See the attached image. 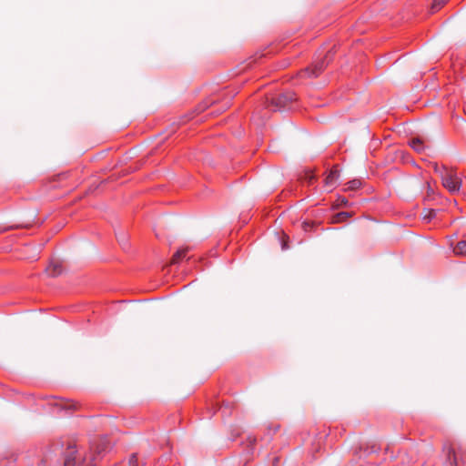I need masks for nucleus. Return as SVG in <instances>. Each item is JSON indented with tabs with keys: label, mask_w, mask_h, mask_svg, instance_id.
Returning <instances> with one entry per match:
<instances>
[{
	"label": "nucleus",
	"mask_w": 466,
	"mask_h": 466,
	"mask_svg": "<svg viewBox=\"0 0 466 466\" xmlns=\"http://www.w3.org/2000/svg\"><path fill=\"white\" fill-rule=\"evenodd\" d=\"M441 177L443 187L451 193H455L460 190L461 180L453 169L442 167Z\"/></svg>",
	"instance_id": "nucleus-1"
},
{
	"label": "nucleus",
	"mask_w": 466,
	"mask_h": 466,
	"mask_svg": "<svg viewBox=\"0 0 466 466\" xmlns=\"http://www.w3.org/2000/svg\"><path fill=\"white\" fill-rule=\"evenodd\" d=\"M90 461L96 462L109 450V442L106 439H95L90 442Z\"/></svg>",
	"instance_id": "nucleus-2"
},
{
	"label": "nucleus",
	"mask_w": 466,
	"mask_h": 466,
	"mask_svg": "<svg viewBox=\"0 0 466 466\" xmlns=\"http://www.w3.org/2000/svg\"><path fill=\"white\" fill-rule=\"evenodd\" d=\"M447 457L451 466H461V464L466 463V452L461 449L456 450L452 445L448 447Z\"/></svg>",
	"instance_id": "nucleus-3"
},
{
	"label": "nucleus",
	"mask_w": 466,
	"mask_h": 466,
	"mask_svg": "<svg viewBox=\"0 0 466 466\" xmlns=\"http://www.w3.org/2000/svg\"><path fill=\"white\" fill-rule=\"evenodd\" d=\"M294 100L295 95L292 92H287L279 94L276 97H272L270 99V105L274 106L275 109H282Z\"/></svg>",
	"instance_id": "nucleus-4"
},
{
	"label": "nucleus",
	"mask_w": 466,
	"mask_h": 466,
	"mask_svg": "<svg viewBox=\"0 0 466 466\" xmlns=\"http://www.w3.org/2000/svg\"><path fill=\"white\" fill-rule=\"evenodd\" d=\"M77 452L76 445L75 441H70L67 444V448L65 451V461L64 466H75L76 465V454Z\"/></svg>",
	"instance_id": "nucleus-5"
},
{
	"label": "nucleus",
	"mask_w": 466,
	"mask_h": 466,
	"mask_svg": "<svg viewBox=\"0 0 466 466\" xmlns=\"http://www.w3.org/2000/svg\"><path fill=\"white\" fill-rule=\"evenodd\" d=\"M328 62L326 63L325 60H321L320 62L316 63L312 68H306L305 74H307L309 76H318L325 68Z\"/></svg>",
	"instance_id": "nucleus-6"
},
{
	"label": "nucleus",
	"mask_w": 466,
	"mask_h": 466,
	"mask_svg": "<svg viewBox=\"0 0 466 466\" xmlns=\"http://www.w3.org/2000/svg\"><path fill=\"white\" fill-rule=\"evenodd\" d=\"M46 273L52 278L57 277L62 273V266L59 262H51L46 268Z\"/></svg>",
	"instance_id": "nucleus-7"
},
{
	"label": "nucleus",
	"mask_w": 466,
	"mask_h": 466,
	"mask_svg": "<svg viewBox=\"0 0 466 466\" xmlns=\"http://www.w3.org/2000/svg\"><path fill=\"white\" fill-rule=\"evenodd\" d=\"M338 178V171L335 168L331 169L325 179V186L330 189L333 188L336 185Z\"/></svg>",
	"instance_id": "nucleus-8"
},
{
	"label": "nucleus",
	"mask_w": 466,
	"mask_h": 466,
	"mask_svg": "<svg viewBox=\"0 0 466 466\" xmlns=\"http://www.w3.org/2000/svg\"><path fill=\"white\" fill-rule=\"evenodd\" d=\"M409 144L414 150H416L419 153L424 151V149L426 148V147L424 146V141L420 137L411 138Z\"/></svg>",
	"instance_id": "nucleus-9"
},
{
	"label": "nucleus",
	"mask_w": 466,
	"mask_h": 466,
	"mask_svg": "<svg viewBox=\"0 0 466 466\" xmlns=\"http://www.w3.org/2000/svg\"><path fill=\"white\" fill-rule=\"evenodd\" d=\"M453 252L457 256L466 257V240L459 241L453 248Z\"/></svg>",
	"instance_id": "nucleus-10"
},
{
	"label": "nucleus",
	"mask_w": 466,
	"mask_h": 466,
	"mask_svg": "<svg viewBox=\"0 0 466 466\" xmlns=\"http://www.w3.org/2000/svg\"><path fill=\"white\" fill-rule=\"evenodd\" d=\"M187 252V248H181L178 249L172 257L170 263L171 264H177L182 258L186 256Z\"/></svg>",
	"instance_id": "nucleus-11"
},
{
	"label": "nucleus",
	"mask_w": 466,
	"mask_h": 466,
	"mask_svg": "<svg viewBox=\"0 0 466 466\" xmlns=\"http://www.w3.org/2000/svg\"><path fill=\"white\" fill-rule=\"evenodd\" d=\"M350 217V214L348 213V212H339L338 214H336L333 218H332V223H339V222H342L344 220H346L348 218Z\"/></svg>",
	"instance_id": "nucleus-12"
},
{
	"label": "nucleus",
	"mask_w": 466,
	"mask_h": 466,
	"mask_svg": "<svg viewBox=\"0 0 466 466\" xmlns=\"http://www.w3.org/2000/svg\"><path fill=\"white\" fill-rule=\"evenodd\" d=\"M448 0H433L431 9L432 12L438 11L441 6H443Z\"/></svg>",
	"instance_id": "nucleus-13"
},
{
	"label": "nucleus",
	"mask_w": 466,
	"mask_h": 466,
	"mask_svg": "<svg viewBox=\"0 0 466 466\" xmlns=\"http://www.w3.org/2000/svg\"><path fill=\"white\" fill-rule=\"evenodd\" d=\"M361 186V181L359 179H353L348 183V190H355Z\"/></svg>",
	"instance_id": "nucleus-14"
},
{
	"label": "nucleus",
	"mask_w": 466,
	"mask_h": 466,
	"mask_svg": "<svg viewBox=\"0 0 466 466\" xmlns=\"http://www.w3.org/2000/svg\"><path fill=\"white\" fill-rule=\"evenodd\" d=\"M423 218L426 220H431V218H435L436 216V210L434 209H425L423 210Z\"/></svg>",
	"instance_id": "nucleus-15"
},
{
	"label": "nucleus",
	"mask_w": 466,
	"mask_h": 466,
	"mask_svg": "<svg viewBox=\"0 0 466 466\" xmlns=\"http://www.w3.org/2000/svg\"><path fill=\"white\" fill-rule=\"evenodd\" d=\"M129 466H138V459L137 453H132L128 459Z\"/></svg>",
	"instance_id": "nucleus-16"
},
{
	"label": "nucleus",
	"mask_w": 466,
	"mask_h": 466,
	"mask_svg": "<svg viewBox=\"0 0 466 466\" xmlns=\"http://www.w3.org/2000/svg\"><path fill=\"white\" fill-rule=\"evenodd\" d=\"M433 167H434V171L441 176V172L443 167H439L438 164L434 163Z\"/></svg>",
	"instance_id": "nucleus-17"
},
{
	"label": "nucleus",
	"mask_w": 466,
	"mask_h": 466,
	"mask_svg": "<svg viewBox=\"0 0 466 466\" xmlns=\"http://www.w3.org/2000/svg\"><path fill=\"white\" fill-rule=\"evenodd\" d=\"M255 441H256V438L247 439V446L248 447H253Z\"/></svg>",
	"instance_id": "nucleus-18"
},
{
	"label": "nucleus",
	"mask_w": 466,
	"mask_h": 466,
	"mask_svg": "<svg viewBox=\"0 0 466 466\" xmlns=\"http://www.w3.org/2000/svg\"><path fill=\"white\" fill-rule=\"evenodd\" d=\"M341 204L346 206L348 204V200H346L345 198H342L341 199Z\"/></svg>",
	"instance_id": "nucleus-19"
},
{
	"label": "nucleus",
	"mask_w": 466,
	"mask_h": 466,
	"mask_svg": "<svg viewBox=\"0 0 466 466\" xmlns=\"http://www.w3.org/2000/svg\"><path fill=\"white\" fill-rule=\"evenodd\" d=\"M88 466H96V462L89 461Z\"/></svg>",
	"instance_id": "nucleus-20"
},
{
	"label": "nucleus",
	"mask_w": 466,
	"mask_h": 466,
	"mask_svg": "<svg viewBox=\"0 0 466 466\" xmlns=\"http://www.w3.org/2000/svg\"><path fill=\"white\" fill-rule=\"evenodd\" d=\"M313 178H314V177H313V176H310V177H309V181H311Z\"/></svg>",
	"instance_id": "nucleus-21"
},
{
	"label": "nucleus",
	"mask_w": 466,
	"mask_h": 466,
	"mask_svg": "<svg viewBox=\"0 0 466 466\" xmlns=\"http://www.w3.org/2000/svg\"><path fill=\"white\" fill-rule=\"evenodd\" d=\"M115 466H117V465H115Z\"/></svg>",
	"instance_id": "nucleus-22"
}]
</instances>
